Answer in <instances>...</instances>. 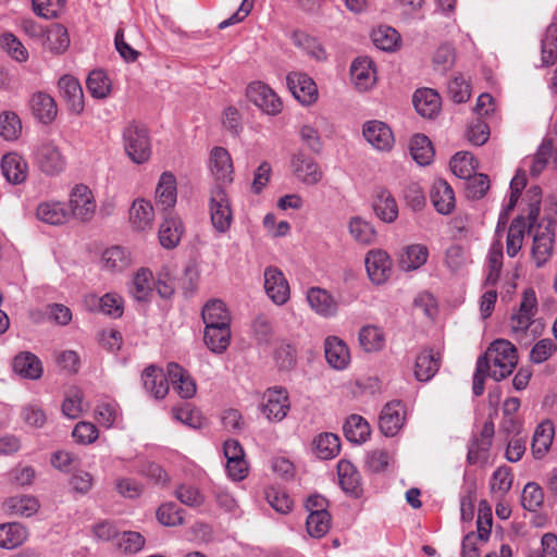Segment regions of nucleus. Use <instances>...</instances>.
<instances>
[{
	"label": "nucleus",
	"mask_w": 557,
	"mask_h": 557,
	"mask_svg": "<svg viewBox=\"0 0 557 557\" xmlns=\"http://www.w3.org/2000/svg\"><path fill=\"white\" fill-rule=\"evenodd\" d=\"M533 233L531 259L536 268H543L553 257L555 250V227L548 222L537 224Z\"/></svg>",
	"instance_id": "nucleus-4"
},
{
	"label": "nucleus",
	"mask_w": 557,
	"mask_h": 557,
	"mask_svg": "<svg viewBox=\"0 0 557 557\" xmlns=\"http://www.w3.org/2000/svg\"><path fill=\"white\" fill-rule=\"evenodd\" d=\"M262 412L269 421L283 420L288 410L289 401L284 388H270L263 395Z\"/></svg>",
	"instance_id": "nucleus-9"
},
{
	"label": "nucleus",
	"mask_w": 557,
	"mask_h": 557,
	"mask_svg": "<svg viewBox=\"0 0 557 557\" xmlns=\"http://www.w3.org/2000/svg\"><path fill=\"white\" fill-rule=\"evenodd\" d=\"M416 111L423 117H434L441 109V97L431 88L418 89L412 97Z\"/></svg>",
	"instance_id": "nucleus-26"
},
{
	"label": "nucleus",
	"mask_w": 557,
	"mask_h": 557,
	"mask_svg": "<svg viewBox=\"0 0 557 557\" xmlns=\"http://www.w3.org/2000/svg\"><path fill=\"white\" fill-rule=\"evenodd\" d=\"M231 330L230 325L206 326L205 343L214 354H222L230 345Z\"/></svg>",
	"instance_id": "nucleus-34"
},
{
	"label": "nucleus",
	"mask_w": 557,
	"mask_h": 557,
	"mask_svg": "<svg viewBox=\"0 0 557 557\" xmlns=\"http://www.w3.org/2000/svg\"><path fill=\"white\" fill-rule=\"evenodd\" d=\"M132 259L129 252L121 246L108 248L102 253L103 268L111 272H122L131 264Z\"/></svg>",
	"instance_id": "nucleus-42"
},
{
	"label": "nucleus",
	"mask_w": 557,
	"mask_h": 557,
	"mask_svg": "<svg viewBox=\"0 0 557 557\" xmlns=\"http://www.w3.org/2000/svg\"><path fill=\"white\" fill-rule=\"evenodd\" d=\"M22 123L13 111L0 113V136L5 140H15L21 135Z\"/></svg>",
	"instance_id": "nucleus-55"
},
{
	"label": "nucleus",
	"mask_w": 557,
	"mask_h": 557,
	"mask_svg": "<svg viewBox=\"0 0 557 557\" xmlns=\"http://www.w3.org/2000/svg\"><path fill=\"white\" fill-rule=\"evenodd\" d=\"M307 532L315 539L323 537L331 528V515L329 512L309 513L306 521Z\"/></svg>",
	"instance_id": "nucleus-58"
},
{
	"label": "nucleus",
	"mask_w": 557,
	"mask_h": 557,
	"mask_svg": "<svg viewBox=\"0 0 557 557\" xmlns=\"http://www.w3.org/2000/svg\"><path fill=\"white\" fill-rule=\"evenodd\" d=\"M525 230V222L522 216L512 220L506 240V252L509 257L513 258L520 251L523 243V235Z\"/></svg>",
	"instance_id": "nucleus-48"
},
{
	"label": "nucleus",
	"mask_w": 557,
	"mask_h": 557,
	"mask_svg": "<svg viewBox=\"0 0 557 557\" xmlns=\"http://www.w3.org/2000/svg\"><path fill=\"white\" fill-rule=\"evenodd\" d=\"M479 358H486L490 376L502 381L509 376L518 363V354L513 344L507 339H495L486 352Z\"/></svg>",
	"instance_id": "nucleus-1"
},
{
	"label": "nucleus",
	"mask_w": 557,
	"mask_h": 557,
	"mask_svg": "<svg viewBox=\"0 0 557 557\" xmlns=\"http://www.w3.org/2000/svg\"><path fill=\"white\" fill-rule=\"evenodd\" d=\"M58 88L69 109L79 114L84 110V94L79 82L71 75H64L59 79Z\"/></svg>",
	"instance_id": "nucleus-15"
},
{
	"label": "nucleus",
	"mask_w": 557,
	"mask_h": 557,
	"mask_svg": "<svg viewBox=\"0 0 557 557\" xmlns=\"http://www.w3.org/2000/svg\"><path fill=\"white\" fill-rule=\"evenodd\" d=\"M372 206L377 218L385 223H393L398 216L397 202L386 188L377 187L375 189Z\"/></svg>",
	"instance_id": "nucleus-21"
},
{
	"label": "nucleus",
	"mask_w": 557,
	"mask_h": 557,
	"mask_svg": "<svg viewBox=\"0 0 557 557\" xmlns=\"http://www.w3.org/2000/svg\"><path fill=\"white\" fill-rule=\"evenodd\" d=\"M264 290L273 304L282 306L290 297L289 284L284 273L276 267L270 265L264 269Z\"/></svg>",
	"instance_id": "nucleus-6"
},
{
	"label": "nucleus",
	"mask_w": 557,
	"mask_h": 557,
	"mask_svg": "<svg viewBox=\"0 0 557 557\" xmlns=\"http://www.w3.org/2000/svg\"><path fill=\"white\" fill-rule=\"evenodd\" d=\"M13 371L22 377L37 380L42 374L41 361L29 351L20 352L12 362Z\"/></svg>",
	"instance_id": "nucleus-29"
},
{
	"label": "nucleus",
	"mask_w": 557,
	"mask_h": 557,
	"mask_svg": "<svg viewBox=\"0 0 557 557\" xmlns=\"http://www.w3.org/2000/svg\"><path fill=\"white\" fill-rule=\"evenodd\" d=\"M91 301L97 302L100 311L108 315L119 318L123 314V300L116 294H106L101 298L92 296Z\"/></svg>",
	"instance_id": "nucleus-63"
},
{
	"label": "nucleus",
	"mask_w": 557,
	"mask_h": 557,
	"mask_svg": "<svg viewBox=\"0 0 557 557\" xmlns=\"http://www.w3.org/2000/svg\"><path fill=\"white\" fill-rule=\"evenodd\" d=\"M466 195L469 199H481L490 188V180L485 174H472L466 178Z\"/></svg>",
	"instance_id": "nucleus-61"
},
{
	"label": "nucleus",
	"mask_w": 557,
	"mask_h": 557,
	"mask_svg": "<svg viewBox=\"0 0 557 557\" xmlns=\"http://www.w3.org/2000/svg\"><path fill=\"white\" fill-rule=\"evenodd\" d=\"M287 87L302 104H311L318 98V88L311 77L305 73L292 72L286 77Z\"/></svg>",
	"instance_id": "nucleus-10"
},
{
	"label": "nucleus",
	"mask_w": 557,
	"mask_h": 557,
	"mask_svg": "<svg viewBox=\"0 0 557 557\" xmlns=\"http://www.w3.org/2000/svg\"><path fill=\"white\" fill-rule=\"evenodd\" d=\"M349 232L357 242L364 245L372 244L376 237L373 226L361 218H352L350 220Z\"/></svg>",
	"instance_id": "nucleus-57"
},
{
	"label": "nucleus",
	"mask_w": 557,
	"mask_h": 557,
	"mask_svg": "<svg viewBox=\"0 0 557 557\" xmlns=\"http://www.w3.org/2000/svg\"><path fill=\"white\" fill-rule=\"evenodd\" d=\"M544 503L542 487L535 482L525 484L521 495V505L524 509L535 512Z\"/></svg>",
	"instance_id": "nucleus-56"
},
{
	"label": "nucleus",
	"mask_w": 557,
	"mask_h": 557,
	"mask_svg": "<svg viewBox=\"0 0 557 557\" xmlns=\"http://www.w3.org/2000/svg\"><path fill=\"white\" fill-rule=\"evenodd\" d=\"M405 408L400 401L386 404L379 418V426L385 436H395L404 425Z\"/></svg>",
	"instance_id": "nucleus-12"
},
{
	"label": "nucleus",
	"mask_w": 557,
	"mask_h": 557,
	"mask_svg": "<svg viewBox=\"0 0 557 557\" xmlns=\"http://www.w3.org/2000/svg\"><path fill=\"white\" fill-rule=\"evenodd\" d=\"M38 220L51 224L61 225L69 219V211L65 205L59 201L41 202L36 210Z\"/></svg>",
	"instance_id": "nucleus-31"
},
{
	"label": "nucleus",
	"mask_w": 557,
	"mask_h": 557,
	"mask_svg": "<svg viewBox=\"0 0 557 557\" xmlns=\"http://www.w3.org/2000/svg\"><path fill=\"white\" fill-rule=\"evenodd\" d=\"M345 437L356 444L363 443L370 436L369 423L358 414H351L344 424Z\"/></svg>",
	"instance_id": "nucleus-41"
},
{
	"label": "nucleus",
	"mask_w": 557,
	"mask_h": 557,
	"mask_svg": "<svg viewBox=\"0 0 557 557\" xmlns=\"http://www.w3.org/2000/svg\"><path fill=\"white\" fill-rule=\"evenodd\" d=\"M324 354L327 363L336 370L345 369L350 361L347 345L336 336H329L325 339Z\"/></svg>",
	"instance_id": "nucleus-25"
},
{
	"label": "nucleus",
	"mask_w": 557,
	"mask_h": 557,
	"mask_svg": "<svg viewBox=\"0 0 557 557\" xmlns=\"http://www.w3.org/2000/svg\"><path fill=\"white\" fill-rule=\"evenodd\" d=\"M431 201L441 214H449L455 208V193L444 180H437L431 190Z\"/></svg>",
	"instance_id": "nucleus-28"
},
{
	"label": "nucleus",
	"mask_w": 557,
	"mask_h": 557,
	"mask_svg": "<svg viewBox=\"0 0 557 557\" xmlns=\"http://www.w3.org/2000/svg\"><path fill=\"white\" fill-rule=\"evenodd\" d=\"M374 46L384 51H392L396 48L400 37L396 29L389 26H379L371 33Z\"/></svg>",
	"instance_id": "nucleus-51"
},
{
	"label": "nucleus",
	"mask_w": 557,
	"mask_h": 557,
	"mask_svg": "<svg viewBox=\"0 0 557 557\" xmlns=\"http://www.w3.org/2000/svg\"><path fill=\"white\" fill-rule=\"evenodd\" d=\"M153 275L149 269L143 268L135 274L129 293L137 301H146L152 292Z\"/></svg>",
	"instance_id": "nucleus-40"
},
{
	"label": "nucleus",
	"mask_w": 557,
	"mask_h": 557,
	"mask_svg": "<svg viewBox=\"0 0 557 557\" xmlns=\"http://www.w3.org/2000/svg\"><path fill=\"white\" fill-rule=\"evenodd\" d=\"M209 213L213 228L226 233L233 223V211L228 195L222 186H213L209 196Z\"/></svg>",
	"instance_id": "nucleus-3"
},
{
	"label": "nucleus",
	"mask_w": 557,
	"mask_h": 557,
	"mask_svg": "<svg viewBox=\"0 0 557 557\" xmlns=\"http://www.w3.org/2000/svg\"><path fill=\"white\" fill-rule=\"evenodd\" d=\"M513 475L507 466L497 468L491 478V492L497 497H504L511 488Z\"/></svg>",
	"instance_id": "nucleus-53"
},
{
	"label": "nucleus",
	"mask_w": 557,
	"mask_h": 557,
	"mask_svg": "<svg viewBox=\"0 0 557 557\" xmlns=\"http://www.w3.org/2000/svg\"><path fill=\"white\" fill-rule=\"evenodd\" d=\"M145 389L156 399L164 398L169 393V377L154 366L145 368L141 374Z\"/></svg>",
	"instance_id": "nucleus-22"
},
{
	"label": "nucleus",
	"mask_w": 557,
	"mask_h": 557,
	"mask_svg": "<svg viewBox=\"0 0 557 557\" xmlns=\"http://www.w3.org/2000/svg\"><path fill=\"white\" fill-rule=\"evenodd\" d=\"M46 46L54 54L65 52L70 46L67 29L61 24L51 25L47 30Z\"/></svg>",
	"instance_id": "nucleus-45"
},
{
	"label": "nucleus",
	"mask_w": 557,
	"mask_h": 557,
	"mask_svg": "<svg viewBox=\"0 0 557 557\" xmlns=\"http://www.w3.org/2000/svg\"><path fill=\"white\" fill-rule=\"evenodd\" d=\"M350 76L358 89L367 90L372 87L376 81L372 60L369 57L357 58L351 63Z\"/></svg>",
	"instance_id": "nucleus-23"
},
{
	"label": "nucleus",
	"mask_w": 557,
	"mask_h": 557,
	"mask_svg": "<svg viewBox=\"0 0 557 557\" xmlns=\"http://www.w3.org/2000/svg\"><path fill=\"white\" fill-rule=\"evenodd\" d=\"M429 251L424 245H411L400 256L399 264L405 271L417 270L428 260Z\"/></svg>",
	"instance_id": "nucleus-46"
},
{
	"label": "nucleus",
	"mask_w": 557,
	"mask_h": 557,
	"mask_svg": "<svg viewBox=\"0 0 557 557\" xmlns=\"http://www.w3.org/2000/svg\"><path fill=\"white\" fill-rule=\"evenodd\" d=\"M177 199L176 178L171 172H163L156 188V205L166 211L172 209Z\"/></svg>",
	"instance_id": "nucleus-20"
},
{
	"label": "nucleus",
	"mask_w": 557,
	"mask_h": 557,
	"mask_svg": "<svg viewBox=\"0 0 557 557\" xmlns=\"http://www.w3.org/2000/svg\"><path fill=\"white\" fill-rule=\"evenodd\" d=\"M30 109L36 119L41 123H51L58 113V108L54 99L44 92H35L29 100Z\"/></svg>",
	"instance_id": "nucleus-27"
},
{
	"label": "nucleus",
	"mask_w": 557,
	"mask_h": 557,
	"mask_svg": "<svg viewBox=\"0 0 557 557\" xmlns=\"http://www.w3.org/2000/svg\"><path fill=\"white\" fill-rule=\"evenodd\" d=\"M159 522L166 527H176L184 523L182 510L174 503L162 504L157 510Z\"/></svg>",
	"instance_id": "nucleus-62"
},
{
	"label": "nucleus",
	"mask_w": 557,
	"mask_h": 557,
	"mask_svg": "<svg viewBox=\"0 0 557 557\" xmlns=\"http://www.w3.org/2000/svg\"><path fill=\"white\" fill-rule=\"evenodd\" d=\"M557 59V25H549L542 39V61L549 65Z\"/></svg>",
	"instance_id": "nucleus-59"
},
{
	"label": "nucleus",
	"mask_w": 557,
	"mask_h": 557,
	"mask_svg": "<svg viewBox=\"0 0 557 557\" xmlns=\"http://www.w3.org/2000/svg\"><path fill=\"white\" fill-rule=\"evenodd\" d=\"M391 259L383 250H370L366 257V269L372 283L381 285L391 275Z\"/></svg>",
	"instance_id": "nucleus-14"
},
{
	"label": "nucleus",
	"mask_w": 557,
	"mask_h": 557,
	"mask_svg": "<svg viewBox=\"0 0 557 557\" xmlns=\"http://www.w3.org/2000/svg\"><path fill=\"white\" fill-rule=\"evenodd\" d=\"M209 169L214 177L216 185L224 186L230 185L234 177V166L231 154L223 147H214L210 152Z\"/></svg>",
	"instance_id": "nucleus-7"
},
{
	"label": "nucleus",
	"mask_w": 557,
	"mask_h": 557,
	"mask_svg": "<svg viewBox=\"0 0 557 557\" xmlns=\"http://www.w3.org/2000/svg\"><path fill=\"white\" fill-rule=\"evenodd\" d=\"M292 165L297 178L306 185H315L322 180L323 173L318 163L304 153L295 154Z\"/></svg>",
	"instance_id": "nucleus-19"
},
{
	"label": "nucleus",
	"mask_w": 557,
	"mask_h": 557,
	"mask_svg": "<svg viewBox=\"0 0 557 557\" xmlns=\"http://www.w3.org/2000/svg\"><path fill=\"white\" fill-rule=\"evenodd\" d=\"M494 436V423L486 421L479 435H474L468 449L467 460L471 465L485 462Z\"/></svg>",
	"instance_id": "nucleus-11"
},
{
	"label": "nucleus",
	"mask_w": 557,
	"mask_h": 557,
	"mask_svg": "<svg viewBox=\"0 0 557 557\" xmlns=\"http://www.w3.org/2000/svg\"><path fill=\"white\" fill-rule=\"evenodd\" d=\"M449 165L457 177L465 180L474 173L478 162L470 152L459 151L451 158Z\"/></svg>",
	"instance_id": "nucleus-49"
},
{
	"label": "nucleus",
	"mask_w": 557,
	"mask_h": 557,
	"mask_svg": "<svg viewBox=\"0 0 557 557\" xmlns=\"http://www.w3.org/2000/svg\"><path fill=\"white\" fill-rule=\"evenodd\" d=\"M183 234V226L178 219L166 216L159 230L160 244L168 249L178 245Z\"/></svg>",
	"instance_id": "nucleus-38"
},
{
	"label": "nucleus",
	"mask_w": 557,
	"mask_h": 557,
	"mask_svg": "<svg viewBox=\"0 0 557 557\" xmlns=\"http://www.w3.org/2000/svg\"><path fill=\"white\" fill-rule=\"evenodd\" d=\"M264 495L268 504L276 512L287 515L292 511L294 502L285 491L271 486L264 490Z\"/></svg>",
	"instance_id": "nucleus-52"
},
{
	"label": "nucleus",
	"mask_w": 557,
	"mask_h": 557,
	"mask_svg": "<svg viewBox=\"0 0 557 557\" xmlns=\"http://www.w3.org/2000/svg\"><path fill=\"white\" fill-rule=\"evenodd\" d=\"M86 85L91 96L98 99L106 98L111 90L110 79L102 70L90 72Z\"/></svg>",
	"instance_id": "nucleus-54"
},
{
	"label": "nucleus",
	"mask_w": 557,
	"mask_h": 557,
	"mask_svg": "<svg viewBox=\"0 0 557 557\" xmlns=\"http://www.w3.org/2000/svg\"><path fill=\"white\" fill-rule=\"evenodd\" d=\"M168 377L173 388L182 398L188 399L196 394V382L190 374L175 362H170L166 367Z\"/></svg>",
	"instance_id": "nucleus-18"
},
{
	"label": "nucleus",
	"mask_w": 557,
	"mask_h": 557,
	"mask_svg": "<svg viewBox=\"0 0 557 557\" xmlns=\"http://www.w3.org/2000/svg\"><path fill=\"white\" fill-rule=\"evenodd\" d=\"M5 509L11 515L30 517L37 512L39 504L33 496H13L4 503Z\"/></svg>",
	"instance_id": "nucleus-47"
},
{
	"label": "nucleus",
	"mask_w": 557,
	"mask_h": 557,
	"mask_svg": "<svg viewBox=\"0 0 557 557\" xmlns=\"http://www.w3.org/2000/svg\"><path fill=\"white\" fill-rule=\"evenodd\" d=\"M307 300L310 308L324 318L334 317L338 310L337 300L326 289L311 287L307 293Z\"/></svg>",
	"instance_id": "nucleus-17"
},
{
	"label": "nucleus",
	"mask_w": 557,
	"mask_h": 557,
	"mask_svg": "<svg viewBox=\"0 0 557 557\" xmlns=\"http://www.w3.org/2000/svg\"><path fill=\"white\" fill-rule=\"evenodd\" d=\"M247 98L262 112L276 115L282 111L283 103L272 88L261 82L250 83L246 89Z\"/></svg>",
	"instance_id": "nucleus-5"
},
{
	"label": "nucleus",
	"mask_w": 557,
	"mask_h": 557,
	"mask_svg": "<svg viewBox=\"0 0 557 557\" xmlns=\"http://www.w3.org/2000/svg\"><path fill=\"white\" fill-rule=\"evenodd\" d=\"M409 150L412 159L420 165L430 164L434 157L431 140L423 134H416L410 139Z\"/></svg>",
	"instance_id": "nucleus-39"
},
{
	"label": "nucleus",
	"mask_w": 557,
	"mask_h": 557,
	"mask_svg": "<svg viewBox=\"0 0 557 557\" xmlns=\"http://www.w3.org/2000/svg\"><path fill=\"white\" fill-rule=\"evenodd\" d=\"M70 206L73 216L81 221L89 220L96 209L91 190L85 185H76L71 193Z\"/></svg>",
	"instance_id": "nucleus-13"
},
{
	"label": "nucleus",
	"mask_w": 557,
	"mask_h": 557,
	"mask_svg": "<svg viewBox=\"0 0 557 557\" xmlns=\"http://www.w3.org/2000/svg\"><path fill=\"white\" fill-rule=\"evenodd\" d=\"M554 438V425L546 420L539 424L533 434L531 444L532 454L535 458H542L550 448Z\"/></svg>",
	"instance_id": "nucleus-33"
},
{
	"label": "nucleus",
	"mask_w": 557,
	"mask_h": 557,
	"mask_svg": "<svg viewBox=\"0 0 557 557\" xmlns=\"http://www.w3.org/2000/svg\"><path fill=\"white\" fill-rule=\"evenodd\" d=\"M27 537L26 529L20 523H5L0 525V547L12 549L21 544Z\"/></svg>",
	"instance_id": "nucleus-43"
},
{
	"label": "nucleus",
	"mask_w": 557,
	"mask_h": 557,
	"mask_svg": "<svg viewBox=\"0 0 557 557\" xmlns=\"http://www.w3.org/2000/svg\"><path fill=\"white\" fill-rule=\"evenodd\" d=\"M176 498L189 507H200L205 504L206 497L198 487L182 484L175 491Z\"/></svg>",
	"instance_id": "nucleus-64"
},
{
	"label": "nucleus",
	"mask_w": 557,
	"mask_h": 557,
	"mask_svg": "<svg viewBox=\"0 0 557 557\" xmlns=\"http://www.w3.org/2000/svg\"><path fill=\"white\" fill-rule=\"evenodd\" d=\"M154 212L152 205L145 199H136L129 210V221L134 228L146 231L151 228Z\"/></svg>",
	"instance_id": "nucleus-30"
},
{
	"label": "nucleus",
	"mask_w": 557,
	"mask_h": 557,
	"mask_svg": "<svg viewBox=\"0 0 557 557\" xmlns=\"http://www.w3.org/2000/svg\"><path fill=\"white\" fill-rule=\"evenodd\" d=\"M339 484L346 493L358 495L361 478L357 468L348 460H341L337 465Z\"/></svg>",
	"instance_id": "nucleus-36"
},
{
	"label": "nucleus",
	"mask_w": 557,
	"mask_h": 557,
	"mask_svg": "<svg viewBox=\"0 0 557 557\" xmlns=\"http://www.w3.org/2000/svg\"><path fill=\"white\" fill-rule=\"evenodd\" d=\"M1 170L8 182L20 184L26 178V162L16 153L5 154L1 160Z\"/></svg>",
	"instance_id": "nucleus-32"
},
{
	"label": "nucleus",
	"mask_w": 557,
	"mask_h": 557,
	"mask_svg": "<svg viewBox=\"0 0 557 557\" xmlns=\"http://www.w3.org/2000/svg\"><path fill=\"white\" fill-rule=\"evenodd\" d=\"M292 41L295 46L304 50L309 57L317 61L326 60V52L320 41L302 30H295L292 34Z\"/></svg>",
	"instance_id": "nucleus-37"
},
{
	"label": "nucleus",
	"mask_w": 557,
	"mask_h": 557,
	"mask_svg": "<svg viewBox=\"0 0 557 557\" xmlns=\"http://www.w3.org/2000/svg\"><path fill=\"white\" fill-rule=\"evenodd\" d=\"M0 45L5 52L17 62H26L28 59V51L24 45L11 33L2 35Z\"/></svg>",
	"instance_id": "nucleus-60"
},
{
	"label": "nucleus",
	"mask_w": 557,
	"mask_h": 557,
	"mask_svg": "<svg viewBox=\"0 0 557 557\" xmlns=\"http://www.w3.org/2000/svg\"><path fill=\"white\" fill-rule=\"evenodd\" d=\"M36 163L48 175H55L65 169V158L60 149L50 141L42 143L36 151Z\"/></svg>",
	"instance_id": "nucleus-8"
},
{
	"label": "nucleus",
	"mask_w": 557,
	"mask_h": 557,
	"mask_svg": "<svg viewBox=\"0 0 557 557\" xmlns=\"http://www.w3.org/2000/svg\"><path fill=\"white\" fill-rule=\"evenodd\" d=\"M312 449L321 459L334 458L341 449L339 438L333 433L320 434L314 437Z\"/></svg>",
	"instance_id": "nucleus-44"
},
{
	"label": "nucleus",
	"mask_w": 557,
	"mask_h": 557,
	"mask_svg": "<svg viewBox=\"0 0 557 557\" xmlns=\"http://www.w3.org/2000/svg\"><path fill=\"white\" fill-rule=\"evenodd\" d=\"M123 145L128 158L137 164L150 159L151 141L144 124L132 122L123 131Z\"/></svg>",
	"instance_id": "nucleus-2"
},
{
	"label": "nucleus",
	"mask_w": 557,
	"mask_h": 557,
	"mask_svg": "<svg viewBox=\"0 0 557 557\" xmlns=\"http://www.w3.org/2000/svg\"><path fill=\"white\" fill-rule=\"evenodd\" d=\"M366 140L377 150H389L394 144L392 129L381 121H369L363 125Z\"/></svg>",
	"instance_id": "nucleus-16"
},
{
	"label": "nucleus",
	"mask_w": 557,
	"mask_h": 557,
	"mask_svg": "<svg viewBox=\"0 0 557 557\" xmlns=\"http://www.w3.org/2000/svg\"><path fill=\"white\" fill-rule=\"evenodd\" d=\"M202 320L206 326L230 325L231 317L222 300H209L202 309Z\"/></svg>",
	"instance_id": "nucleus-35"
},
{
	"label": "nucleus",
	"mask_w": 557,
	"mask_h": 557,
	"mask_svg": "<svg viewBox=\"0 0 557 557\" xmlns=\"http://www.w3.org/2000/svg\"><path fill=\"white\" fill-rule=\"evenodd\" d=\"M359 342L366 351H379L385 344L384 333L377 326H363L359 332Z\"/></svg>",
	"instance_id": "nucleus-50"
},
{
	"label": "nucleus",
	"mask_w": 557,
	"mask_h": 557,
	"mask_svg": "<svg viewBox=\"0 0 557 557\" xmlns=\"http://www.w3.org/2000/svg\"><path fill=\"white\" fill-rule=\"evenodd\" d=\"M440 367V354L425 348L416 358L414 376L420 382H428L437 373Z\"/></svg>",
	"instance_id": "nucleus-24"
}]
</instances>
